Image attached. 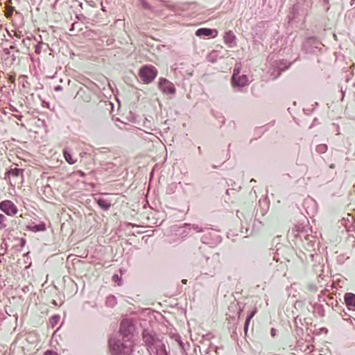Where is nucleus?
I'll return each mask as SVG.
<instances>
[{"label": "nucleus", "mask_w": 355, "mask_h": 355, "mask_svg": "<svg viewBox=\"0 0 355 355\" xmlns=\"http://www.w3.org/2000/svg\"><path fill=\"white\" fill-rule=\"evenodd\" d=\"M109 346L112 355H130L132 351L133 341L123 337H112L109 339Z\"/></svg>", "instance_id": "f257e3e1"}, {"label": "nucleus", "mask_w": 355, "mask_h": 355, "mask_svg": "<svg viewBox=\"0 0 355 355\" xmlns=\"http://www.w3.org/2000/svg\"><path fill=\"white\" fill-rule=\"evenodd\" d=\"M157 71L152 65L143 66L139 71V76L144 83H150L155 78Z\"/></svg>", "instance_id": "f03ea898"}, {"label": "nucleus", "mask_w": 355, "mask_h": 355, "mask_svg": "<svg viewBox=\"0 0 355 355\" xmlns=\"http://www.w3.org/2000/svg\"><path fill=\"white\" fill-rule=\"evenodd\" d=\"M220 259L219 254L216 253L213 254L211 257H208L206 259V263L204 266L205 268V273L206 275H209L213 276L215 274V271L216 268L219 266Z\"/></svg>", "instance_id": "7ed1b4c3"}, {"label": "nucleus", "mask_w": 355, "mask_h": 355, "mask_svg": "<svg viewBox=\"0 0 355 355\" xmlns=\"http://www.w3.org/2000/svg\"><path fill=\"white\" fill-rule=\"evenodd\" d=\"M132 329L133 326L132 325L130 322L128 320H123L121 321L120 324L119 332L117 336L132 339Z\"/></svg>", "instance_id": "20e7f679"}, {"label": "nucleus", "mask_w": 355, "mask_h": 355, "mask_svg": "<svg viewBox=\"0 0 355 355\" xmlns=\"http://www.w3.org/2000/svg\"><path fill=\"white\" fill-rule=\"evenodd\" d=\"M0 209L9 216H13L18 212L17 206L9 200H5L0 202Z\"/></svg>", "instance_id": "39448f33"}, {"label": "nucleus", "mask_w": 355, "mask_h": 355, "mask_svg": "<svg viewBox=\"0 0 355 355\" xmlns=\"http://www.w3.org/2000/svg\"><path fill=\"white\" fill-rule=\"evenodd\" d=\"M159 89L165 94L174 95L176 92L174 84L166 78L159 79Z\"/></svg>", "instance_id": "423d86ee"}, {"label": "nucleus", "mask_w": 355, "mask_h": 355, "mask_svg": "<svg viewBox=\"0 0 355 355\" xmlns=\"http://www.w3.org/2000/svg\"><path fill=\"white\" fill-rule=\"evenodd\" d=\"M232 83L234 86L244 87L248 83V78L246 75L238 76L236 73V69L234 70V73L232 77Z\"/></svg>", "instance_id": "0eeeda50"}, {"label": "nucleus", "mask_w": 355, "mask_h": 355, "mask_svg": "<svg viewBox=\"0 0 355 355\" xmlns=\"http://www.w3.org/2000/svg\"><path fill=\"white\" fill-rule=\"evenodd\" d=\"M344 300L347 309L355 311V294L346 293L344 295Z\"/></svg>", "instance_id": "6e6552de"}, {"label": "nucleus", "mask_w": 355, "mask_h": 355, "mask_svg": "<svg viewBox=\"0 0 355 355\" xmlns=\"http://www.w3.org/2000/svg\"><path fill=\"white\" fill-rule=\"evenodd\" d=\"M224 42L229 47H233L236 45V36L232 31L225 33Z\"/></svg>", "instance_id": "1a4fd4ad"}, {"label": "nucleus", "mask_w": 355, "mask_h": 355, "mask_svg": "<svg viewBox=\"0 0 355 355\" xmlns=\"http://www.w3.org/2000/svg\"><path fill=\"white\" fill-rule=\"evenodd\" d=\"M143 340L145 343L148 346H152L155 343V338L154 335L148 329H144L142 333Z\"/></svg>", "instance_id": "9d476101"}, {"label": "nucleus", "mask_w": 355, "mask_h": 355, "mask_svg": "<svg viewBox=\"0 0 355 355\" xmlns=\"http://www.w3.org/2000/svg\"><path fill=\"white\" fill-rule=\"evenodd\" d=\"M63 155L66 162L69 164H73L77 162V159L73 157L71 152L69 148H64L63 150Z\"/></svg>", "instance_id": "9b49d317"}, {"label": "nucleus", "mask_w": 355, "mask_h": 355, "mask_svg": "<svg viewBox=\"0 0 355 355\" xmlns=\"http://www.w3.org/2000/svg\"><path fill=\"white\" fill-rule=\"evenodd\" d=\"M28 230L32 231L33 232H44L46 230V225L44 223H41L38 225H30L26 227Z\"/></svg>", "instance_id": "f8f14e48"}, {"label": "nucleus", "mask_w": 355, "mask_h": 355, "mask_svg": "<svg viewBox=\"0 0 355 355\" xmlns=\"http://www.w3.org/2000/svg\"><path fill=\"white\" fill-rule=\"evenodd\" d=\"M8 174L14 178H21V182L23 180V170L18 168H11L8 171Z\"/></svg>", "instance_id": "ddd939ff"}, {"label": "nucleus", "mask_w": 355, "mask_h": 355, "mask_svg": "<svg viewBox=\"0 0 355 355\" xmlns=\"http://www.w3.org/2000/svg\"><path fill=\"white\" fill-rule=\"evenodd\" d=\"M213 31V30L209 28H201L196 31V35L198 37L211 36L212 35Z\"/></svg>", "instance_id": "4468645a"}, {"label": "nucleus", "mask_w": 355, "mask_h": 355, "mask_svg": "<svg viewBox=\"0 0 355 355\" xmlns=\"http://www.w3.org/2000/svg\"><path fill=\"white\" fill-rule=\"evenodd\" d=\"M97 203L104 210H108L111 206L110 202L103 198H99Z\"/></svg>", "instance_id": "2eb2a0df"}, {"label": "nucleus", "mask_w": 355, "mask_h": 355, "mask_svg": "<svg viewBox=\"0 0 355 355\" xmlns=\"http://www.w3.org/2000/svg\"><path fill=\"white\" fill-rule=\"evenodd\" d=\"M257 313V309H254L247 317L246 320H245V325H244V330L245 331H247L248 330V326H249V324H250V322L251 320V319L254 316V315L256 314Z\"/></svg>", "instance_id": "dca6fc26"}, {"label": "nucleus", "mask_w": 355, "mask_h": 355, "mask_svg": "<svg viewBox=\"0 0 355 355\" xmlns=\"http://www.w3.org/2000/svg\"><path fill=\"white\" fill-rule=\"evenodd\" d=\"M8 225V218L3 214H0V230L5 229Z\"/></svg>", "instance_id": "f3484780"}, {"label": "nucleus", "mask_w": 355, "mask_h": 355, "mask_svg": "<svg viewBox=\"0 0 355 355\" xmlns=\"http://www.w3.org/2000/svg\"><path fill=\"white\" fill-rule=\"evenodd\" d=\"M116 304V299L114 295H110L107 297L106 304L108 306L113 307Z\"/></svg>", "instance_id": "a211bd4d"}, {"label": "nucleus", "mask_w": 355, "mask_h": 355, "mask_svg": "<svg viewBox=\"0 0 355 355\" xmlns=\"http://www.w3.org/2000/svg\"><path fill=\"white\" fill-rule=\"evenodd\" d=\"M43 46H46V47L49 46V45L47 44H45L42 42H39V43L35 46V53L40 54L41 52L42 51Z\"/></svg>", "instance_id": "6ab92c4d"}, {"label": "nucleus", "mask_w": 355, "mask_h": 355, "mask_svg": "<svg viewBox=\"0 0 355 355\" xmlns=\"http://www.w3.org/2000/svg\"><path fill=\"white\" fill-rule=\"evenodd\" d=\"M327 150V146L326 144H320L316 146V151L319 153H324Z\"/></svg>", "instance_id": "aec40b11"}, {"label": "nucleus", "mask_w": 355, "mask_h": 355, "mask_svg": "<svg viewBox=\"0 0 355 355\" xmlns=\"http://www.w3.org/2000/svg\"><path fill=\"white\" fill-rule=\"evenodd\" d=\"M60 320V316L58 315H53L50 319V322L52 324L53 327H54L55 324H56Z\"/></svg>", "instance_id": "412c9836"}, {"label": "nucleus", "mask_w": 355, "mask_h": 355, "mask_svg": "<svg viewBox=\"0 0 355 355\" xmlns=\"http://www.w3.org/2000/svg\"><path fill=\"white\" fill-rule=\"evenodd\" d=\"M186 226L191 227V229L193 230L196 232H200L202 231V228L199 227L198 225H190V224H185Z\"/></svg>", "instance_id": "4be33fe9"}, {"label": "nucleus", "mask_w": 355, "mask_h": 355, "mask_svg": "<svg viewBox=\"0 0 355 355\" xmlns=\"http://www.w3.org/2000/svg\"><path fill=\"white\" fill-rule=\"evenodd\" d=\"M346 320L350 324L352 329L355 330V318H349L346 319Z\"/></svg>", "instance_id": "5701e85b"}, {"label": "nucleus", "mask_w": 355, "mask_h": 355, "mask_svg": "<svg viewBox=\"0 0 355 355\" xmlns=\"http://www.w3.org/2000/svg\"><path fill=\"white\" fill-rule=\"evenodd\" d=\"M112 280L115 282H117L118 285L120 286L121 284V278L119 277L118 275H114L113 277H112Z\"/></svg>", "instance_id": "b1692460"}, {"label": "nucleus", "mask_w": 355, "mask_h": 355, "mask_svg": "<svg viewBox=\"0 0 355 355\" xmlns=\"http://www.w3.org/2000/svg\"><path fill=\"white\" fill-rule=\"evenodd\" d=\"M44 355H58V354L53 351H47L44 354Z\"/></svg>", "instance_id": "393cba45"}, {"label": "nucleus", "mask_w": 355, "mask_h": 355, "mask_svg": "<svg viewBox=\"0 0 355 355\" xmlns=\"http://www.w3.org/2000/svg\"><path fill=\"white\" fill-rule=\"evenodd\" d=\"M55 89L56 91H60V90H61V89H62V87H61V86H58V87H56L55 88Z\"/></svg>", "instance_id": "a878e982"}, {"label": "nucleus", "mask_w": 355, "mask_h": 355, "mask_svg": "<svg viewBox=\"0 0 355 355\" xmlns=\"http://www.w3.org/2000/svg\"><path fill=\"white\" fill-rule=\"evenodd\" d=\"M320 1L326 4H327L329 3V0H320Z\"/></svg>", "instance_id": "bb28decb"}, {"label": "nucleus", "mask_w": 355, "mask_h": 355, "mask_svg": "<svg viewBox=\"0 0 355 355\" xmlns=\"http://www.w3.org/2000/svg\"><path fill=\"white\" fill-rule=\"evenodd\" d=\"M187 279H182V284H187Z\"/></svg>", "instance_id": "cd10ccee"}, {"label": "nucleus", "mask_w": 355, "mask_h": 355, "mask_svg": "<svg viewBox=\"0 0 355 355\" xmlns=\"http://www.w3.org/2000/svg\"><path fill=\"white\" fill-rule=\"evenodd\" d=\"M329 167L331 168H335V165L334 164H331Z\"/></svg>", "instance_id": "c85d7f7f"}, {"label": "nucleus", "mask_w": 355, "mask_h": 355, "mask_svg": "<svg viewBox=\"0 0 355 355\" xmlns=\"http://www.w3.org/2000/svg\"><path fill=\"white\" fill-rule=\"evenodd\" d=\"M17 118L18 119L21 120V118H22V116H21V115L18 116H17Z\"/></svg>", "instance_id": "c756f323"}, {"label": "nucleus", "mask_w": 355, "mask_h": 355, "mask_svg": "<svg viewBox=\"0 0 355 355\" xmlns=\"http://www.w3.org/2000/svg\"><path fill=\"white\" fill-rule=\"evenodd\" d=\"M236 73L238 74V76H240V75H239V70L236 69Z\"/></svg>", "instance_id": "7c9ffc66"}]
</instances>
